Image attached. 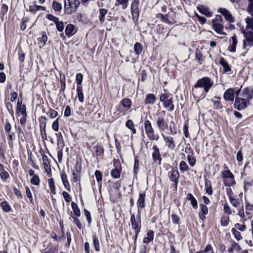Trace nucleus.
<instances>
[{
  "instance_id": "f257e3e1",
  "label": "nucleus",
  "mask_w": 253,
  "mask_h": 253,
  "mask_svg": "<svg viewBox=\"0 0 253 253\" xmlns=\"http://www.w3.org/2000/svg\"><path fill=\"white\" fill-rule=\"evenodd\" d=\"M213 85V82L207 77H205L197 81L194 85L195 88L203 87L207 93Z\"/></svg>"
},
{
  "instance_id": "f03ea898",
  "label": "nucleus",
  "mask_w": 253,
  "mask_h": 253,
  "mask_svg": "<svg viewBox=\"0 0 253 253\" xmlns=\"http://www.w3.org/2000/svg\"><path fill=\"white\" fill-rule=\"evenodd\" d=\"M160 101L163 102L164 108L168 111L171 112L174 109V105L172 101V98L170 95L166 93L161 94L160 97Z\"/></svg>"
},
{
  "instance_id": "7ed1b4c3",
  "label": "nucleus",
  "mask_w": 253,
  "mask_h": 253,
  "mask_svg": "<svg viewBox=\"0 0 253 253\" xmlns=\"http://www.w3.org/2000/svg\"><path fill=\"white\" fill-rule=\"evenodd\" d=\"M223 20L220 15H216L214 19L212 20V25L213 29L219 34L225 35L223 31L224 26L223 25Z\"/></svg>"
},
{
  "instance_id": "20e7f679",
  "label": "nucleus",
  "mask_w": 253,
  "mask_h": 253,
  "mask_svg": "<svg viewBox=\"0 0 253 253\" xmlns=\"http://www.w3.org/2000/svg\"><path fill=\"white\" fill-rule=\"evenodd\" d=\"M144 126L146 134L150 140H158L159 136L155 134L154 129L149 121L146 120L144 122Z\"/></svg>"
},
{
  "instance_id": "39448f33",
  "label": "nucleus",
  "mask_w": 253,
  "mask_h": 253,
  "mask_svg": "<svg viewBox=\"0 0 253 253\" xmlns=\"http://www.w3.org/2000/svg\"><path fill=\"white\" fill-rule=\"evenodd\" d=\"M130 222L132 228L136 232H140L141 228V222L140 219V211H138V215L135 217L134 214H132L130 217Z\"/></svg>"
},
{
  "instance_id": "423d86ee",
  "label": "nucleus",
  "mask_w": 253,
  "mask_h": 253,
  "mask_svg": "<svg viewBox=\"0 0 253 253\" xmlns=\"http://www.w3.org/2000/svg\"><path fill=\"white\" fill-rule=\"evenodd\" d=\"M249 3L248 7V11L251 15V17H248L246 18V23L247 24V29H251L253 31V0H249Z\"/></svg>"
},
{
  "instance_id": "0eeeda50",
  "label": "nucleus",
  "mask_w": 253,
  "mask_h": 253,
  "mask_svg": "<svg viewBox=\"0 0 253 253\" xmlns=\"http://www.w3.org/2000/svg\"><path fill=\"white\" fill-rule=\"evenodd\" d=\"M250 101L244 98L237 97L236 98L234 107L238 110L245 109L249 104Z\"/></svg>"
},
{
  "instance_id": "6e6552de",
  "label": "nucleus",
  "mask_w": 253,
  "mask_h": 253,
  "mask_svg": "<svg viewBox=\"0 0 253 253\" xmlns=\"http://www.w3.org/2000/svg\"><path fill=\"white\" fill-rule=\"evenodd\" d=\"M139 0H134L131 5V13L134 20H137L139 17L138 4Z\"/></svg>"
},
{
  "instance_id": "1a4fd4ad",
  "label": "nucleus",
  "mask_w": 253,
  "mask_h": 253,
  "mask_svg": "<svg viewBox=\"0 0 253 253\" xmlns=\"http://www.w3.org/2000/svg\"><path fill=\"white\" fill-rule=\"evenodd\" d=\"M245 35V40L244 41L243 47L245 48L246 46H253V31H248Z\"/></svg>"
},
{
  "instance_id": "9d476101",
  "label": "nucleus",
  "mask_w": 253,
  "mask_h": 253,
  "mask_svg": "<svg viewBox=\"0 0 253 253\" xmlns=\"http://www.w3.org/2000/svg\"><path fill=\"white\" fill-rule=\"evenodd\" d=\"M218 12L223 15L226 20L229 22L234 21L233 17L229 10L225 8H220L218 9Z\"/></svg>"
},
{
  "instance_id": "9b49d317",
  "label": "nucleus",
  "mask_w": 253,
  "mask_h": 253,
  "mask_svg": "<svg viewBox=\"0 0 253 253\" xmlns=\"http://www.w3.org/2000/svg\"><path fill=\"white\" fill-rule=\"evenodd\" d=\"M235 90L232 88L227 89L223 94V98L226 101H233L234 99Z\"/></svg>"
},
{
  "instance_id": "f8f14e48",
  "label": "nucleus",
  "mask_w": 253,
  "mask_h": 253,
  "mask_svg": "<svg viewBox=\"0 0 253 253\" xmlns=\"http://www.w3.org/2000/svg\"><path fill=\"white\" fill-rule=\"evenodd\" d=\"M242 95L244 98L249 101L253 97V90L249 88H246L243 90Z\"/></svg>"
},
{
  "instance_id": "ddd939ff",
  "label": "nucleus",
  "mask_w": 253,
  "mask_h": 253,
  "mask_svg": "<svg viewBox=\"0 0 253 253\" xmlns=\"http://www.w3.org/2000/svg\"><path fill=\"white\" fill-rule=\"evenodd\" d=\"M4 129L6 132L8 134V139L12 141L14 137L15 134L14 132H11V126L10 124L8 122L6 121L4 125Z\"/></svg>"
},
{
  "instance_id": "4468645a",
  "label": "nucleus",
  "mask_w": 253,
  "mask_h": 253,
  "mask_svg": "<svg viewBox=\"0 0 253 253\" xmlns=\"http://www.w3.org/2000/svg\"><path fill=\"white\" fill-rule=\"evenodd\" d=\"M157 125L158 128L163 131L166 128L168 127V124L165 120L161 117H159L157 119Z\"/></svg>"
},
{
  "instance_id": "2eb2a0df",
  "label": "nucleus",
  "mask_w": 253,
  "mask_h": 253,
  "mask_svg": "<svg viewBox=\"0 0 253 253\" xmlns=\"http://www.w3.org/2000/svg\"><path fill=\"white\" fill-rule=\"evenodd\" d=\"M162 136L166 142L168 147L171 150L174 149L175 145L174 143L173 138L170 136H165L163 133Z\"/></svg>"
},
{
  "instance_id": "dca6fc26",
  "label": "nucleus",
  "mask_w": 253,
  "mask_h": 253,
  "mask_svg": "<svg viewBox=\"0 0 253 253\" xmlns=\"http://www.w3.org/2000/svg\"><path fill=\"white\" fill-rule=\"evenodd\" d=\"M145 194L144 193H140L139 198L137 201L138 211H140V209H143L145 207Z\"/></svg>"
},
{
  "instance_id": "f3484780",
  "label": "nucleus",
  "mask_w": 253,
  "mask_h": 253,
  "mask_svg": "<svg viewBox=\"0 0 253 253\" xmlns=\"http://www.w3.org/2000/svg\"><path fill=\"white\" fill-rule=\"evenodd\" d=\"M197 9L202 14L205 15L207 17H211L212 16V13L204 5H200L198 6Z\"/></svg>"
},
{
  "instance_id": "a211bd4d",
  "label": "nucleus",
  "mask_w": 253,
  "mask_h": 253,
  "mask_svg": "<svg viewBox=\"0 0 253 253\" xmlns=\"http://www.w3.org/2000/svg\"><path fill=\"white\" fill-rule=\"evenodd\" d=\"M17 113L19 116H27L26 106L22 105L19 101L17 103Z\"/></svg>"
},
{
  "instance_id": "6ab92c4d",
  "label": "nucleus",
  "mask_w": 253,
  "mask_h": 253,
  "mask_svg": "<svg viewBox=\"0 0 253 253\" xmlns=\"http://www.w3.org/2000/svg\"><path fill=\"white\" fill-rule=\"evenodd\" d=\"M179 176V173L177 169L172 170L170 179L174 182L176 187L178 182Z\"/></svg>"
},
{
  "instance_id": "aec40b11",
  "label": "nucleus",
  "mask_w": 253,
  "mask_h": 253,
  "mask_svg": "<svg viewBox=\"0 0 253 253\" xmlns=\"http://www.w3.org/2000/svg\"><path fill=\"white\" fill-rule=\"evenodd\" d=\"M201 211L199 212V215L201 219L204 220L206 218L205 215L208 213V209L206 206L204 204L200 205Z\"/></svg>"
},
{
  "instance_id": "412c9836",
  "label": "nucleus",
  "mask_w": 253,
  "mask_h": 253,
  "mask_svg": "<svg viewBox=\"0 0 253 253\" xmlns=\"http://www.w3.org/2000/svg\"><path fill=\"white\" fill-rule=\"evenodd\" d=\"M156 96L154 94L152 93H149L147 94L145 100V104L146 105L147 104H154L156 101Z\"/></svg>"
},
{
  "instance_id": "4be33fe9",
  "label": "nucleus",
  "mask_w": 253,
  "mask_h": 253,
  "mask_svg": "<svg viewBox=\"0 0 253 253\" xmlns=\"http://www.w3.org/2000/svg\"><path fill=\"white\" fill-rule=\"evenodd\" d=\"M154 233L152 230H149L147 233V236L144 237L143 242L144 244H149L154 239Z\"/></svg>"
},
{
  "instance_id": "5701e85b",
  "label": "nucleus",
  "mask_w": 253,
  "mask_h": 253,
  "mask_svg": "<svg viewBox=\"0 0 253 253\" xmlns=\"http://www.w3.org/2000/svg\"><path fill=\"white\" fill-rule=\"evenodd\" d=\"M232 43L229 46L228 50L231 52H235L236 51V45L237 44V40L236 36H233L231 37Z\"/></svg>"
},
{
  "instance_id": "b1692460",
  "label": "nucleus",
  "mask_w": 253,
  "mask_h": 253,
  "mask_svg": "<svg viewBox=\"0 0 253 253\" xmlns=\"http://www.w3.org/2000/svg\"><path fill=\"white\" fill-rule=\"evenodd\" d=\"M152 149L153 150L152 157L154 161H161L162 159L160 154L158 148L156 146H153Z\"/></svg>"
},
{
  "instance_id": "393cba45",
  "label": "nucleus",
  "mask_w": 253,
  "mask_h": 253,
  "mask_svg": "<svg viewBox=\"0 0 253 253\" xmlns=\"http://www.w3.org/2000/svg\"><path fill=\"white\" fill-rule=\"evenodd\" d=\"M0 176L3 181H6L9 176L8 173L4 169L2 164H0Z\"/></svg>"
},
{
  "instance_id": "a878e982",
  "label": "nucleus",
  "mask_w": 253,
  "mask_h": 253,
  "mask_svg": "<svg viewBox=\"0 0 253 253\" xmlns=\"http://www.w3.org/2000/svg\"><path fill=\"white\" fill-rule=\"evenodd\" d=\"M64 9L66 13L71 14L73 12L72 11V7L71 6V3L70 0H64Z\"/></svg>"
},
{
  "instance_id": "bb28decb",
  "label": "nucleus",
  "mask_w": 253,
  "mask_h": 253,
  "mask_svg": "<svg viewBox=\"0 0 253 253\" xmlns=\"http://www.w3.org/2000/svg\"><path fill=\"white\" fill-rule=\"evenodd\" d=\"M219 63L223 67L224 72H228L231 71V68L227 62L223 58L220 59Z\"/></svg>"
},
{
  "instance_id": "cd10ccee",
  "label": "nucleus",
  "mask_w": 253,
  "mask_h": 253,
  "mask_svg": "<svg viewBox=\"0 0 253 253\" xmlns=\"http://www.w3.org/2000/svg\"><path fill=\"white\" fill-rule=\"evenodd\" d=\"M187 199L190 201L191 204L194 208H197V201L192 194L188 193L187 195Z\"/></svg>"
},
{
  "instance_id": "c85d7f7f",
  "label": "nucleus",
  "mask_w": 253,
  "mask_h": 253,
  "mask_svg": "<svg viewBox=\"0 0 253 253\" xmlns=\"http://www.w3.org/2000/svg\"><path fill=\"white\" fill-rule=\"evenodd\" d=\"M77 91L79 101L83 103L84 100V94L83 92V88L81 85H78L77 87Z\"/></svg>"
},
{
  "instance_id": "c756f323",
  "label": "nucleus",
  "mask_w": 253,
  "mask_h": 253,
  "mask_svg": "<svg viewBox=\"0 0 253 253\" xmlns=\"http://www.w3.org/2000/svg\"><path fill=\"white\" fill-rule=\"evenodd\" d=\"M108 10L105 8H101L99 10V21L101 23H103L105 21V16L107 13Z\"/></svg>"
},
{
  "instance_id": "7c9ffc66",
  "label": "nucleus",
  "mask_w": 253,
  "mask_h": 253,
  "mask_svg": "<svg viewBox=\"0 0 253 253\" xmlns=\"http://www.w3.org/2000/svg\"><path fill=\"white\" fill-rule=\"evenodd\" d=\"M131 101L128 98H124L121 101V104L124 107L127 109L130 108L131 106Z\"/></svg>"
},
{
  "instance_id": "2f4dec72",
  "label": "nucleus",
  "mask_w": 253,
  "mask_h": 253,
  "mask_svg": "<svg viewBox=\"0 0 253 253\" xmlns=\"http://www.w3.org/2000/svg\"><path fill=\"white\" fill-rule=\"evenodd\" d=\"M71 206L74 214L77 217L80 216L81 211L77 204L73 202L72 203Z\"/></svg>"
},
{
  "instance_id": "473e14b6",
  "label": "nucleus",
  "mask_w": 253,
  "mask_h": 253,
  "mask_svg": "<svg viewBox=\"0 0 253 253\" xmlns=\"http://www.w3.org/2000/svg\"><path fill=\"white\" fill-rule=\"evenodd\" d=\"M224 183L225 186H231L235 184L234 175L231 176L230 178H227L224 180Z\"/></svg>"
},
{
  "instance_id": "72a5a7b5",
  "label": "nucleus",
  "mask_w": 253,
  "mask_h": 253,
  "mask_svg": "<svg viewBox=\"0 0 253 253\" xmlns=\"http://www.w3.org/2000/svg\"><path fill=\"white\" fill-rule=\"evenodd\" d=\"M92 238L94 249L95 251L99 252L100 250L99 240L96 235L93 236Z\"/></svg>"
},
{
  "instance_id": "f704fd0d",
  "label": "nucleus",
  "mask_w": 253,
  "mask_h": 253,
  "mask_svg": "<svg viewBox=\"0 0 253 253\" xmlns=\"http://www.w3.org/2000/svg\"><path fill=\"white\" fill-rule=\"evenodd\" d=\"M71 6L72 7V11H73V12H76L80 4V1L79 0H71Z\"/></svg>"
},
{
  "instance_id": "c9c22d12",
  "label": "nucleus",
  "mask_w": 253,
  "mask_h": 253,
  "mask_svg": "<svg viewBox=\"0 0 253 253\" xmlns=\"http://www.w3.org/2000/svg\"><path fill=\"white\" fill-rule=\"evenodd\" d=\"M116 1L117 3H116L115 5L116 6L121 5L123 9H126L128 6V0H116Z\"/></svg>"
},
{
  "instance_id": "e433bc0d",
  "label": "nucleus",
  "mask_w": 253,
  "mask_h": 253,
  "mask_svg": "<svg viewBox=\"0 0 253 253\" xmlns=\"http://www.w3.org/2000/svg\"><path fill=\"white\" fill-rule=\"evenodd\" d=\"M48 185L51 192L53 194H56V188L54 184V182L53 178H49L48 180Z\"/></svg>"
},
{
  "instance_id": "4c0bfd02",
  "label": "nucleus",
  "mask_w": 253,
  "mask_h": 253,
  "mask_svg": "<svg viewBox=\"0 0 253 253\" xmlns=\"http://www.w3.org/2000/svg\"><path fill=\"white\" fill-rule=\"evenodd\" d=\"M0 207L5 212H9L11 208L6 201H3L0 203Z\"/></svg>"
},
{
  "instance_id": "58836bf2",
  "label": "nucleus",
  "mask_w": 253,
  "mask_h": 253,
  "mask_svg": "<svg viewBox=\"0 0 253 253\" xmlns=\"http://www.w3.org/2000/svg\"><path fill=\"white\" fill-rule=\"evenodd\" d=\"M30 182L32 184L36 186H39L40 183V180L38 175H34L30 180Z\"/></svg>"
},
{
  "instance_id": "ea45409f",
  "label": "nucleus",
  "mask_w": 253,
  "mask_h": 253,
  "mask_svg": "<svg viewBox=\"0 0 253 253\" xmlns=\"http://www.w3.org/2000/svg\"><path fill=\"white\" fill-rule=\"evenodd\" d=\"M134 50L137 55L140 54L142 51L141 44L138 42H136L134 45Z\"/></svg>"
},
{
  "instance_id": "a19ab883",
  "label": "nucleus",
  "mask_w": 253,
  "mask_h": 253,
  "mask_svg": "<svg viewBox=\"0 0 253 253\" xmlns=\"http://www.w3.org/2000/svg\"><path fill=\"white\" fill-rule=\"evenodd\" d=\"M74 26L72 24H68L65 29V34L67 36H70L72 34L74 31Z\"/></svg>"
},
{
  "instance_id": "79ce46f5",
  "label": "nucleus",
  "mask_w": 253,
  "mask_h": 253,
  "mask_svg": "<svg viewBox=\"0 0 253 253\" xmlns=\"http://www.w3.org/2000/svg\"><path fill=\"white\" fill-rule=\"evenodd\" d=\"M179 169L182 172L186 171L189 169V168L185 162L182 161L179 164Z\"/></svg>"
},
{
  "instance_id": "37998d69",
  "label": "nucleus",
  "mask_w": 253,
  "mask_h": 253,
  "mask_svg": "<svg viewBox=\"0 0 253 253\" xmlns=\"http://www.w3.org/2000/svg\"><path fill=\"white\" fill-rule=\"evenodd\" d=\"M233 175L229 170H225L222 172L221 177L224 180L227 178H230Z\"/></svg>"
},
{
  "instance_id": "c03bdc74",
  "label": "nucleus",
  "mask_w": 253,
  "mask_h": 253,
  "mask_svg": "<svg viewBox=\"0 0 253 253\" xmlns=\"http://www.w3.org/2000/svg\"><path fill=\"white\" fill-rule=\"evenodd\" d=\"M187 160L190 166L193 167L196 164V158L192 155H188L187 156Z\"/></svg>"
},
{
  "instance_id": "a18cd8bd",
  "label": "nucleus",
  "mask_w": 253,
  "mask_h": 253,
  "mask_svg": "<svg viewBox=\"0 0 253 253\" xmlns=\"http://www.w3.org/2000/svg\"><path fill=\"white\" fill-rule=\"evenodd\" d=\"M111 174L115 178H119L120 177V170L119 169L115 168L111 171Z\"/></svg>"
},
{
  "instance_id": "49530a36",
  "label": "nucleus",
  "mask_w": 253,
  "mask_h": 253,
  "mask_svg": "<svg viewBox=\"0 0 253 253\" xmlns=\"http://www.w3.org/2000/svg\"><path fill=\"white\" fill-rule=\"evenodd\" d=\"M211 102L213 103V109L218 110L223 108L222 104L220 101L211 100Z\"/></svg>"
},
{
  "instance_id": "de8ad7c7",
  "label": "nucleus",
  "mask_w": 253,
  "mask_h": 253,
  "mask_svg": "<svg viewBox=\"0 0 253 253\" xmlns=\"http://www.w3.org/2000/svg\"><path fill=\"white\" fill-rule=\"evenodd\" d=\"M26 194L27 197L29 199L31 203H33V198L30 188L28 186L25 187Z\"/></svg>"
},
{
  "instance_id": "09e8293b",
  "label": "nucleus",
  "mask_w": 253,
  "mask_h": 253,
  "mask_svg": "<svg viewBox=\"0 0 253 253\" xmlns=\"http://www.w3.org/2000/svg\"><path fill=\"white\" fill-rule=\"evenodd\" d=\"M231 231L233 234L234 235L235 238L237 240H240L242 238L240 232L239 231L235 229V228L232 229Z\"/></svg>"
},
{
  "instance_id": "8fccbe9b",
  "label": "nucleus",
  "mask_w": 253,
  "mask_h": 253,
  "mask_svg": "<svg viewBox=\"0 0 253 253\" xmlns=\"http://www.w3.org/2000/svg\"><path fill=\"white\" fill-rule=\"evenodd\" d=\"M52 8L53 9L57 11H60L61 10L62 6L61 4L55 1H53L52 4Z\"/></svg>"
},
{
  "instance_id": "3c124183",
  "label": "nucleus",
  "mask_w": 253,
  "mask_h": 253,
  "mask_svg": "<svg viewBox=\"0 0 253 253\" xmlns=\"http://www.w3.org/2000/svg\"><path fill=\"white\" fill-rule=\"evenodd\" d=\"M72 218L73 219L74 223L77 226L79 229H81L83 228V225L77 216H72Z\"/></svg>"
},
{
  "instance_id": "603ef678",
  "label": "nucleus",
  "mask_w": 253,
  "mask_h": 253,
  "mask_svg": "<svg viewBox=\"0 0 253 253\" xmlns=\"http://www.w3.org/2000/svg\"><path fill=\"white\" fill-rule=\"evenodd\" d=\"M95 152L96 156H100L104 153V149L102 147L100 146H95L94 147Z\"/></svg>"
},
{
  "instance_id": "864d4df0",
  "label": "nucleus",
  "mask_w": 253,
  "mask_h": 253,
  "mask_svg": "<svg viewBox=\"0 0 253 253\" xmlns=\"http://www.w3.org/2000/svg\"><path fill=\"white\" fill-rule=\"evenodd\" d=\"M229 201L232 205L235 208H238L240 205L239 201L234 197L230 198V199H229Z\"/></svg>"
},
{
  "instance_id": "5fc2aeb1",
  "label": "nucleus",
  "mask_w": 253,
  "mask_h": 253,
  "mask_svg": "<svg viewBox=\"0 0 253 253\" xmlns=\"http://www.w3.org/2000/svg\"><path fill=\"white\" fill-rule=\"evenodd\" d=\"M47 41V37L45 34H43L39 44L41 46L43 47L46 44Z\"/></svg>"
},
{
  "instance_id": "6e6d98bb",
  "label": "nucleus",
  "mask_w": 253,
  "mask_h": 253,
  "mask_svg": "<svg viewBox=\"0 0 253 253\" xmlns=\"http://www.w3.org/2000/svg\"><path fill=\"white\" fill-rule=\"evenodd\" d=\"M43 165L44 167V169L45 171L47 174H49L51 171L49 162H47L43 163Z\"/></svg>"
},
{
  "instance_id": "4d7b16f0",
  "label": "nucleus",
  "mask_w": 253,
  "mask_h": 253,
  "mask_svg": "<svg viewBox=\"0 0 253 253\" xmlns=\"http://www.w3.org/2000/svg\"><path fill=\"white\" fill-rule=\"evenodd\" d=\"M62 195L66 202L69 203L71 201L72 197L68 192L66 191L63 192Z\"/></svg>"
},
{
  "instance_id": "13d9d810",
  "label": "nucleus",
  "mask_w": 253,
  "mask_h": 253,
  "mask_svg": "<svg viewBox=\"0 0 253 253\" xmlns=\"http://www.w3.org/2000/svg\"><path fill=\"white\" fill-rule=\"evenodd\" d=\"M235 228L237 230L240 231H244L246 229V226L244 224H240L239 223H236L235 224Z\"/></svg>"
},
{
  "instance_id": "bf43d9fd",
  "label": "nucleus",
  "mask_w": 253,
  "mask_h": 253,
  "mask_svg": "<svg viewBox=\"0 0 253 253\" xmlns=\"http://www.w3.org/2000/svg\"><path fill=\"white\" fill-rule=\"evenodd\" d=\"M83 75L81 73H78L77 74L76 77V80L77 83L78 85H81V84L83 81Z\"/></svg>"
},
{
  "instance_id": "052dcab7",
  "label": "nucleus",
  "mask_w": 253,
  "mask_h": 253,
  "mask_svg": "<svg viewBox=\"0 0 253 253\" xmlns=\"http://www.w3.org/2000/svg\"><path fill=\"white\" fill-rule=\"evenodd\" d=\"M95 176L98 182L102 181V175L101 172L99 170H96L95 172Z\"/></svg>"
},
{
  "instance_id": "680f3d73",
  "label": "nucleus",
  "mask_w": 253,
  "mask_h": 253,
  "mask_svg": "<svg viewBox=\"0 0 253 253\" xmlns=\"http://www.w3.org/2000/svg\"><path fill=\"white\" fill-rule=\"evenodd\" d=\"M224 211L228 215H231L233 213L230 207L228 206V205L227 203H226L224 205Z\"/></svg>"
},
{
  "instance_id": "e2e57ef3",
  "label": "nucleus",
  "mask_w": 253,
  "mask_h": 253,
  "mask_svg": "<svg viewBox=\"0 0 253 253\" xmlns=\"http://www.w3.org/2000/svg\"><path fill=\"white\" fill-rule=\"evenodd\" d=\"M72 174H73V180H74V182L77 183L79 181H80V174L78 171L73 172Z\"/></svg>"
},
{
  "instance_id": "0e129e2a",
  "label": "nucleus",
  "mask_w": 253,
  "mask_h": 253,
  "mask_svg": "<svg viewBox=\"0 0 253 253\" xmlns=\"http://www.w3.org/2000/svg\"><path fill=\"white\" fill-rule=\"evenodd\" d=\"M58 121H59V118H57L52 124V129L57 131L59 129V122H58Z\"/></svg>"
},
{
  "instance_id": "69168bd1",
  "label": "nucleus",
  "mask_w": 253,
  "mask_h": 253,
  "mask_svg": "<svg viewBox=\"0 0 253 253\" xmlns=\"http://www.w3.org/2000/svg\"><path fill=\"white\" fill-rule=\"evenodd\" d=\"M46 17L49 20L54 22L55 23L58 21V18L51 14H47Z\"/></svg>"
},
{
  "instance_id": "338daca9",
  "label": "nucleus",
  "mask_w": 253,
  "mask_h": 253,
  "mask_svg": "<svg viewBox=\"0 0 253 253\" xmlns=\"http://www.w3.org/2000/svg\"><path fill=\"white\" fill-rule=\"evenodd\" d=\"M203 253H214L212 250V248L211 245H208L205 248V249L202 251Z\"/></svg>"
},
{
  "instance_id": "774afa93",
  "label": "nucleus",
  "mask_w": 253,
  "mask_h": 253,
  "mask_svg": "<svg viewBox=\"0 0 253 253\" xmlns=\"http://www.w3.org/2000/svg\"><path fill=\"white\" fill-rule=\"evenodd\" d=\"M57 30L60 32H62L64 30V25L62 22L58 21L55 23Z\"/></svg>"
}]
</instances>
